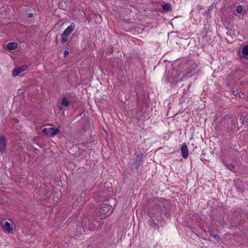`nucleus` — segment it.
Masks as SVG:
<instances>
[{"instance_id": "obj_1", "label": "nucleus", "mask_w": 248, "mask_h": 248, "mask_svg": "<svg viewBox=\"0 0 248 248\" xmlns=\"http://www.w3.org/2000/svg\"><path fill=\"white\" fill-rule=\"evenodd\" d=\"M113 209L111 206L109 204L104 203L102 206L96 208L95 212L98 216H108L112 213Z\"/></svg>"}, {"instance_id": "obj_2", "label": "nucleus", "mask_w": 248, "mask_h": 248, "mask_svg": "<svg viewBox=\"0 0 248 248\" xmlns=\"http://www.w3.org/2000/svg\"><path fill=\"white\" fill-rule=\"evenodd\" d=\"M49 192L48 186L46 184H43L38 189H36L37 198L40 200H44L46 198Z\"/></svg>"}, {"instance_id": "obj_3", "label": "nucleus", "mask_w": 248, "mask_h": 248, "mask_svg": "<svg viewBox=\"0 0 248 248\" xmlns=\"http://www.w3.org/2000/svg\"><path fill=\"white\" fill-rule=\"evenodd\" d=\"M75 27V25L74 22H72L70 25L68 26L64 31L61 34L62 39L61 42L62 44L66 43L68 41V37L74 31Z\"/></svg>"}, {"instance_id": "obj_4", "label": "nucleus", "mask_w": 248, "mask_h": 248, "mask_svg": "<svg viewBox=\"0 0 248 248\" xmlns=\"http://www.w3.org/2000/svg\"><path fill=\"white\" fill-rule=\"evenodd\" d=\"M102 218L93 219L89 222V229L90 231H95L103 225Z\"/></svg>"}, {"instance_id": "obj_5", "label": "nucleus", "mask_w": 248, "mask_h": 248, "mask_svg": "<svg viewBox=\"0 0 248 248\" xmlns=\"http://www.w3.org/2000/svg\"><path fill=\"white\" fill-rule=\"evenodd\" d=\"M197 66L196 63L194 62L191 63L186 73L180 78V81L182 80L185 77L190 78L194 75L196 73Z\"/></svg>"}, {"instance_id": "obj_6", "label": "nucleus", "mask_w": 248, "mask_h": 248, "mask_svg": "<svg viewBox=\"0 0 248 248\" xmlns=\"http://www.w3.org/2000/svg\"><path fill=\"white\" fill-rule=\"evenodd\" d=\"M42 133L45 135H50L51 137H53L60 133V127L46 128L42 130Z\"/></svg>"}, {"instance_id": "obj_7", "label": "nucleus", "mask_w": 248, "mask_h": 248, "mask_svg": "<svg viewBox=\"0 0 248 248\" xmlns=\"http://www.w3.org/2000/svg\"><path fill=\"white\" fill-rule=\"evenodd\" d=\"M4 221V219L3 220L2 218L0 219V224L1 225L2 230L5 232L9 233L12 232L13 230V226H12L11 224L8 221H6L3 223L2 222Z\"/></svg>"}, {"instance_id": "obj_8", "label": "nucleus", "mask_w": 248, "mask_h": 248, "mask_svg": "<svg viewBox=\"0 0 248 248\" xmlns=\"http://www.w3.org/2000/svg\"><path fill=\"white\" fill-rule=\"evenodd\" d=\"M238 71H239V70H236L233 72H232L228 76L227 80L229 83L232 84L238 80L239 78L236 76Z\"/></svg>"}, {"instance_id": "obj_9", "label": "nucleus", "mask_w": 248, "mask_h": 248, "mask_svg": "<svg viewBox=\"0 0 248 248\" xmlns=\"http://www.w3.org/2000/svg\"><path fill=\"white\" fill-rule=\"evenodd\" d=\"M134 163L135 165V169H138L142 162L143 154H135Z\"/></svg>"}, {"instance_id": "obj_10", "label": "nucleus", "mask_w": 248, "mask_h": 248, "mask_svg": "<svg viewBox=\"0 0 248 248\" xmlns=\"http://www.w3.org/2000/svg\"><path fill=\"white\" fill-rule=\"evenodd\" d=\"M6 140L4 136H0V152L3 154L6 152Z\"/></svg>"}, {"instance_id": "obj_11", "label": "nucleus", "mask_w": 248, "mask_h": 248, "mask_svg": "<svg viewBox=\"0 0 248 248\" xmlns=\"http://www.w3.org/2000/svg\"><path fill=\"white\" fill-rule=\"evenodd\" d=\"M181 151L183 157L184 159L187 158L188 156V150L187 147L185 143H184L182 145Z\"/></svg>"}, {"instance_id": "obj_12", "label": "nucleus", "mask_w": 248, "mask_h": 248, "mask_svg": "<svg viewBox=\"0 0 248 248\" xmlns=\"http://www.w3.org/2000/svg\"><path fill=\"white\" fill-rule=\"evenodd\" d=\"M18 47V44L16 42L8 43L6 45V48L9 50L16 49Z\"/></svg>"}, {"instance_id": "obj_13", "label": "nucleus", "mask_w": 248, "mask_h": 248, "mask_svg": "<svg viewBox=\"0 0 248 248\" xmlns=\"http://www.w3.org/2000/svg\"><path fill=\"white\" fill-rule=\"evenodd\" d=\"M243 57L246 59H248V45L244 46L242 49Z\"/></svg>"}, {"instance_id": "obj_14", "label": "nucleus", "mask_w": 248, "mask_h": 248, "mask_svg": "<svg viewBox=\"0 0 248 248\" xmlns=\"http://www.w3.org/2000/svg\"><path fill=\"white\" fill-rule=\"evenodd\" d=\"M61 105L65 108L68 107L70 106V102L66 97L62 98L61 101Z\"/></svg>"}, {"instance_id": "obj_15", "label": "nucleus", "mask_w": 248, "mask_h": 248, "mask_svg": "<svg viewBox=\"0 0 248 248\" xmlns=\"http://www.w3.org/2000/svg\"><path fill=\"white\" fill-rule=\"evenodd\" d=\"M162 6L163 9L166 12H168L171 10V4L169 3L164 4Z\"/></svg>"}, {"instance_id": "obj_16", "label": "nucleus", "mask_w": 248, "mask_h": 248, "mask_svg": "<svg viewBox=\"0 0 248 248\" xmlns=\"http://www.w3.org/2000/svg\"><path fill=\"white\" fill-rule=\"evenodd\" d=\"M151 218H152L151 220H150V222H149L150 226L151 227H152V228H155V229H156V228L158 229L159 228V225H158V224L156 223L155 222V220L153 219V218L151 217Z\"/></svg>"}, {"instance_id": "obj_17", "label": "nucleus", "mask_w": 248, "mask_h": 248, "mask_svg": "<svg viewBox=\"0 0 248 248\" xmlns=\"http://www.w3.org/2000/svg\"><path fill=\"white\" fill-rule=\"evenodd\" d=\"M224 164L228 170L232 171H233L235 168V166L232 163H227L226 162H224Z\"/></svg>"}, {"instance_id": "obj_18", "label": "nucleus", "mask_w": 248, "mask_h": 248, "mask_svg": "<svg viewBox=\"0 0 248 248\" xmlns=\"http://www.w3.org/2000/svg\"><path fill=\"white\" fill-rule=\"evenodd\" d=\"M20 71L19 70L18 67H15L12 71V76L14 77L17 76L20 73Z\"/></svg>"}, {"instance_id": "obj_19", "label": "nucleus", "mask_w": 248, "mask_h": 248, "mask_svg": "<svg viewBox=\"0 0 248 248\" xmlns=\"http://www.w3.org/2000/svg\"><path fill=\"white\" fill-rule=\"evenodd\" d=\"M236 11L238 14H242L244 11L243 7L240 5L237 6Z\"/></svg>"}, {"instance_id": "obj_20", "label": "nucleus", "mask_w": 248, "mask_h": 248, "mask_svg": "<svg viewBox=\"0 0 248 248\" xmlns=\"http://www.w3.org/2000/svg\"><path fill=\"white\" fill-rule=\"evenodd\" d=\"M240 121L242 124L248 123V116H244L243 118L241 117L239 119Z\"/></svg>"}, {"instance_id": "obj_21", "label": "nucleus", "mask_w": 248, "mask_h": 248, "mask_svg": "<svg viewBox=\"0 0 248 248\" xmlns=\"http://www.w3.org/2000/svg\"><path fill=\"white\" fill-rule=\"evenodd\" d=\"M38 152L39 150L37 148L34 147L32 148V152L35 157H37L38 156Z\"/></svg>"}, {"instance_id": "obj_22", "label": "nucleus", "mask_w": 248, "mask_h": 248, "mask_svg": "<svg viewBox=\"0 0 248 248\" xmlns=\"http://www.w3.org/2000/svg\"><path fill=\"white\" fill-rule=\"evenodd\" d=\"M19 70L20 71V72H22L26 70H27L28 68V66L27 65H22L21 66L18 67Z\"/></svg>"}, {"instance_id": "obj_23", "label": "nucleus", "mask_w": 248, "mask_h": 248, "mask_svg": "<svg viewBox=\"0 0 248 248\" xmlns=\"http://www.w3.org/2000/svg\"><path fill=\"white\" fill-rule=\"evenodd\" d=\"M210 10L209 9H207V10H206L204 12V14L203 15H207V16H208V15L210 14Z\"/></svg>"}, {"instance_id": "obj_24", "label": "nucleus", "mask_w": 248, "mask_h": 248, "mask_svg": "<svg viewBox=\"0 0 248 248\" xmlns=\"http://www.w3.org/2000/svg\"><path fill=\"white\" fill-rule=\"evenodd\" d=\"M69 52L68 50H65L63 53V57H66L68 54Z\"/></svg>"}, {"instance_id": "obj_25", "label": "nucleus", "mask_w": 248, "mask_h": 248, "mask_svg": "<svg viewBox=\"0 0 248 248\" xmlns=\"http://www.w3.org/2000/svg\"><path fill=\"white\" fill-rule=\"evenodd\" d=\"M215 239L217 240H218L220 239V236L218 234H215L214 236Z\"/></svg>"}, {"instance_id": "obj_26", "label": "nucleus", "mask_w": 248, "mask_h": 248, "mask_svg": "<svg viewBox=\"0 0 248 248\" xmlns=\"http://www.w3.org/2000/svg\"><path fill=\"white\" fill-rule=\"evenodd\" d=\"M33 16V14L32 13H29L28 15V17L29 18H31V17H32Z\"/></svg>"}, {"instance_id": "obj_27", "label": "nucleus", "mask_w": 248, "mask_h": 248, "mask_svg": "<svg viewBox=\"0 0 248 248\" xmlns=\"http://www.w3.org/2000/svg\"><path fill=\"white\" fill-rule=\"evenodd\" d=\"M244 94L243 93H240L238 94V96L240 98H242L244 96Z\"/></svg>"}, {"instance_id": "obj_28", "label": "nucleus", "mask_w": 248, "mask_h": 248, "mask_svg": "<svg viewBox=\"0 0 248 248\" xmlns=\"http://www.w3.org/2000/svg\"><path fill=\"white\" fill-rule=\"evenodd\" d=\"M233 95H234L235 96H237V94H235V92L234 91L233 92Z\"/></svg>"}, {"instance_id": "obj_29", "label": "nucleus", "mask_w": 248, "mask_h": 248, "mask_svg": "<svg viewBox=\"0 0 248 248\" xmlns=\"http://www.w3.org/2000/svg\"><path fill=\"white\" fill-rule=\"evenodd\" d=\"M57 38H58V37L56 36V42L57 44Z\"/></svg>"}, {"instance_id": "obj_30", "label": "nucleus", "mask_w": 248, "mask_h": 248, "mask_svg": "<svg viewBox=\"0 0 248 248\" xmlns=\"http://www.w3.org/2000/svg\"><path fill=\"white\" fill-rule=\"evenodd\" d=\"M60 109L61 110V109H62V108L61 106H60Z\"/></svg>"}]
</instances>
